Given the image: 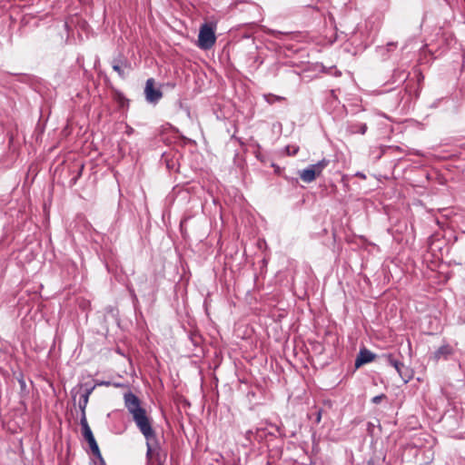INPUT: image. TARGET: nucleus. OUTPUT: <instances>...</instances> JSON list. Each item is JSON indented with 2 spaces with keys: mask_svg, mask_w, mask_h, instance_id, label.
I'll list each match as a JSON object with an SVG mask.
<instances>
[{
  "mask_svg": "<svg viewBox=\"0 0 465 465\" xmlns=\"http://www.w3.org/2000/svg\"><path fill=\"white\" fill-rule=\"evenodd\" d=\"M322 420V411H319L316 417V422L320 423Z\"/></svg>",
  "mask_w": 465,
  "mask_h": 465,
  "instance_id": "f8f14e48",
  "label": "nucleus"
},
{
  "mask_svg": "<svg viewBox=\"0 0 465 465\" xmlns=\"http://www.w3.org/2000/svg\"><path fill=\"white\" fill-rule=\"evenodd\" d=\"M144 94L147 101L150 103H156L162 97L161 91L154 87V80L152 78L146 81Z\"/></svg>",
  "mask_w": 465,
  "mask_h": 465,
  "instance_id": "20e7f679",
  "label": "nucleus"
},
{
  "mask_svg": "<svg viewBox=\"0 0 465 465\" xmlns=\"http://www.w3.org/2000/svg\"><path fill=\"white\" fill-rule=\"evenodd\" d=\"M385 398V395L384 394H381V395H378V396H375L374 398H372V402L373 403H380L381 401Z\"/></svg>",
  "mask_w": 465,
  "mask_h": 465,
  "instance_id": "9b49d317",
  "label": "nucleus"
},
{
  "mask_svg": "<svg viewBox=\"0 0 465 465\" xmlns=\"http://www.w3.org/2000/svg\"><path fill=\"white\" fill-rule=\"evenodd\" d=\"M198 45L201 48H203V24H202L199 27Z\"/></svg>",
  "mask_w": 465,
  "mask_h": 465,
  "instance_id": "9d476101",
  "label": "nucleus"
},
{
  "mask_svg": "<svg viewBox=\"0 0 465 465\" xmlns=\"http://www.w3.org/2000/svg\"><path fill=\"white\" fill-rule=\"evenodd\" d=\"M215 30V22H205V50L214 45L216 42Z\"/></svg>",
  "mask_w": 465,
  "mask_h": 465,
  "instance_id": "423d86ee",
  "label": "nucleus"
},
{
  "mask_svg": "<svg viewBox=\"0 0 465 465\" xmlns=\"http://www.w3.org/2000/svg\"><path fill=\"white\" fill-rule=\"evenodd\" d=\"M375 359V355L367 349H361L355 360V367L360 368L361 366L371 362Z\"/></svg>",
  "mask_w": 465,
  "mask_h": 465,
  "instance_id": "0eeeda50",
  "label": "nucleus"
},
{
  "mask_svg": "<svg viewBox=\"0 0 465 465\" xmlns=\"http://www.w3.org/2000/svg\"><path fill=\"white\" fill-rule=\"evenodd\" d=\"M382 357L391 366L398 372L401 380L407 383L413 376L412 371L407 367L402 361L394 358L391 353L383 354Z\"/></svg>",
  "mask_w": 465,
  "mask_h": 465,
  "instance_id": "7ed1b4c3",
  "label": "nucleus"
},
{
  "mask_svg": "<svg viewBox=\"0 0 465 465\" xmlns=\"http://www.w3.org/2000/svg\"><path fill=\"white\" fill-rule=\"evenodd\" d=\"M454 354V348L450 344H443L439 347L433 353L432 359L435 362L440 360H448Z\"/></svg>",
  "mask_w": 465,
  "mask_h": 465,
  "instance_id": "39448f33",
  "label": "nucleus"
},
{
  "mask_svg": "<svg viewBox=\"0 0 465 465\" xmlns=\"http://www.w3.org/2000/svg\"><path fill=\"white\" fill-rule=\"evenodd\" d=\"M114 70H115L116 72H118L120 74H122V72H121V68L119 65H114Z\"/></svg>",
  "mask_w": 465,
  "mask_h": 465,
  "instance_id": "4468645a",
  "label": "nucleus"
},
{
  "mask_svg": "<svg viewBox=\"0 0 465 465\" xmlns=\"http://www.w3.org/2000/svg\"><path fill=\"white\" fill-rule=\"evenodd\" d=\"M361 133L364 134L365 130H366V125H364L363 127H361Z\"/></svg>",
  "mask_w": 465,
  "mask_h": 465,
  "instance_id": "2eb2a0df",
  "label": "nucleus"
},
{
  "mask_svg": "<svg viewBox=\"0 0 465 465\" xmlns=\"http://www.w3.org/2000/svg\"><path fill=\"white\" fill-rule=\"evenodd\" d=\"M83 428H84V436L86 439V440L88 441L92 451L94 454L99 455L100 452H99L98 445L94 440V437L89 426L87 425V423L85 421L83 422Z\"/></svg>",
  "mask_w": 465,
  "mask_h": 465,
  "instance_id": "6e6552de",
  "label": "nucleus"
},
{
  "mask_svg": "<svg viewBox=\"0 0 465 465\" xmlns=\"http://www.w3.org/2000/svg\"><path fill=\"white\" fill-rule=\"evenodd\" d=\"M125 405L132 413L134 420L147 440L148 451L150 455L153 450V441L154 440V433L152 430L150 421L145 414V411L140 408L139 400L132 393L124 396Z\"/></svg>",
  "mask_w": 465,
  "mask_h": 465,
  "instance_id": "f257e3e1",
  "label": "nucleus"
},
{
  "mask_svg": "<svg viewBox=\"0 0 465 465\" xmlns=\"http://www.w3.org/2000/svg\"><path fill=\"white\" fill-rule=\"evenodd\" d=\"M264 99L269 104H274L276 102L283 101L285 98L273 94H268L264 95Z\"/></svg>",
  "mask_w": 465,
  "mask_h": 465,
  "instance_id": "1a4fd4ad",
  "label": "nucleus"
},
{
  "mask_svg": "<svg viewBox=\"0 0 465 465\" xmlns=\"http://www.w3.org/2000/svg\"><path fill=\"white\" fill-rule=\"evenodd\" d=\"M287 152H288L289 154L294 155L298 152V148H293V152L291 153L290 152V147L288 146L287 147Z\"/></svg>",
  "mask_w": 465,
  "mask_h": 465,
  "instance_id": "ddd939ff",
  "label": "nucleus"
},
{
  "mask_svg": "<svg viewBox=\"0 0 465 465\" xmlns=\"http://www.w3.org/2000/svg\"><path fill=\"white\" fill-rule=\"evenodd\" d=\"M328 164L329 161L326 159H322L317 163L311 164L306 169L300 172V178L304 183H312L322 174Z\"/></svg>",
  "mask_w": 465,
  "mask_h": 465,
  "instance_id": "f03ea898",
  "label": "nucleus"
}]
</instances>
